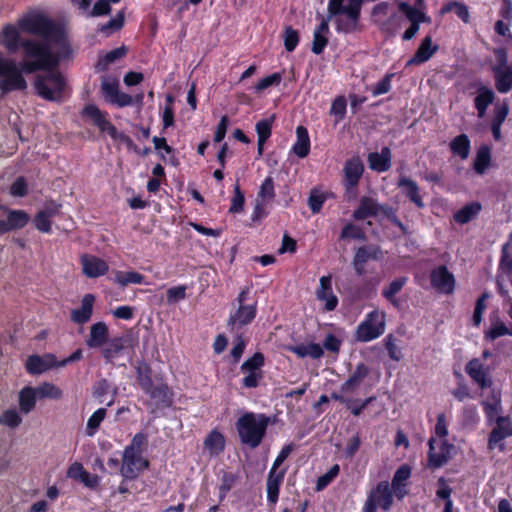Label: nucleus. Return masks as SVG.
Wrapping results in <instances>:
<instances>
[{"mask_svg":"<svg viewBox=\"0 0 512 512\" xmlns=\"http://www.w3.org/2000/svg\"><path fill=\"white\" fill-rule=\"evenodd\" d=\"M1 42L10 54H14L20 47L22 48L24 59L20 65L26 74L52 69L59 64V58L52 52L49 43L21 39L18 29L12 24H6L3 27Z\"/></svg>","mask_w":512,"mask_h":512,"instance_id":"f257e3e1","label":"nucleus"},{"mask_svg":"<svg viewBox=\"0 0 512 512\" xmlns=\"http://www.w3.org/2000/svg\"><path fill=\"white\" fill-rule=\"evenodd\" d=\"M364 0H329L328 18L334 19L338 33L351 34L359 30Z\"/></svg>","mask_w":512,"mask_h":512,"instance_id":"f03ea898","label":"nucleus"},{"mask_svg":"<svg viewBox=\"0 0 512 512\" xmlns=\"http://www.w3.org/2000/svg\"><path fill=\"white\" fill-rule=\"evenodd\" d=\"M271 423V417L264 413L245 412L237 419L235 427L241 443L254 449L262 443Z\"/></svg>","mask_w":512,"mask_h":512,"instance_id":"7ed1b4c3","label":"nucleus"},{"mask_svg":"<svg viewBox=\"0 0 512 512\" xmlns=\"http://www.w3.org/2000/svg\"><path fill=\"white\" fill-rule=\"evenodd\" d=\"M409 23L402 39L410 40L416 35V4L410 5L406 2L399 4V12L392 14L388 19L379 23L380 30L387 36L396 35L403 27Z\"/></svg>","mask_w":512,"mask_h":512,"instance_id":"20e7f679","label":"nucleus"},{"mask_svg":"<svg viewBox=\"0 0 512 512\" xmlns=\"http://www.w3.org/2000/svg\"><path fill=\"white\" fill-rule=\"evenodd\" d=\"M55 68L43 69L42 71L48 72L35 77L34 88L42 99L61 103L65 100L67 83L65 77L59 71H55Z\"/></svg>","mask_w":512,"mask_h":512,"instance_id":"39448f33","label":"nucleus"},{"mask_svg":"<svg viewBox=\"0 0 512 512\" xmlns=\"http://www.w3.org/2000/svg\"><path fill=\"white\" fill-rule=\"evenodd\" d=\"M81 116L88 119L101 132H106L113 140L123 143L128 150L140 153V148L134 143L130 136L119 132L117 128L107 119V112L101 111L95 104H87L81 111Z\"/></svg>","mask_w":512,"mask_h":512,"instance_id":"423d86ee","label":"nucleus"},{"mask_svg":"<svg viewBox=\"0 0 512 512\" xmlns=\"http://www.w3.org/2000/svg\"><path fill=\"white\" fill-rule=\"evenodd\" d=\"M18 26L23 32L41 36L45 43L59 42L64 36L61 26L42 14H33L21 18Z\"/></svg>","mask_w":512,"mask_h":512,"instance_id":"0eeeda50","label":"nucleus"},{"mask_svg":"<svg viewBox=\"0 0 512 512\" xmlns=\"http://www.w3.org/2000/svg\"><path fill=\"white\" fill-rule=\"evenodd\" d=\"M22 73H25L21 65H17L14 60L4 58L0 54V90L3 93L12 91H24L27 88V82Z\"/></svg>","mask_w":512,"mask_h":512,"instance_id":"6e6552de","label":"nucleus"},{"mask_svg":"<svg viewBox=\"0 0 512 512\" xmlns=\"http://www.w3.org/2000/svg\"><path fill=\"white\" fill-rule=\"evenodd\" d=\"M342 346V340L332 333L326 335L323 346L318 343L311 342L307 345L298 344L290 346L288 350L299 358L311 357L312 359H320L324 355V349L329 352L338 354Z\"/></svg>","mask_w":512,"mask_h":512,"instance_id":"1a4fd4ad","label":"nucleus"},{"mask_svg":"<svg viewBox=\"0 0 512 512\" xmlns=\"http://www.w3.org/2000/svg\"><path fill=\"white\" fill-rule=\"evenodd\" d=\"M385 332V314L378 310L369 312L357 326L355 338L359 342H370Z\"/></svg>","mask_w":512,"mask_h":512,"instance_id":"9d476101","label":"nucleus"},{"mask_svg":"<svg viewBox=\"0 0 512 512\" xmlns=\"http://www.w3.org/2000/svg\"><path fill=\"white\" fill-rule=\"evenodd\" d=\"M395 494L392 486L388 481H380L370 491L364 508L376 512L377 508H380L384 512H388L393 505V498Z\"/></svg>","mask_w":512,"mask_h":512,"instance_id":"9b49d317","label":"nucleus"},{"mask_svg":"<svg viewBox=\"0 0 512 512\" xmlns=\"http://www.w3.org/2000/svg\"><path fill=\"white\" fill-rule=\"evenodd\" d=\"M101 94L104 100L119 108L134 104V98L119 90V81L115 77L103 76L101 81Z\"/></svg>","mask_w":512,"mask_h":512,"instance_id":"f8f14e48","label":"nucleus"},{"mask_svg":"<svg viewBox=\"0 0 512 512\" xmlns=\"http://www.w3.org/2000/svg\"><path fill=\"white\" fill-rule=\"evenodd\" d=\"M149 467V461L142 454L123 451L120 474L125 480H135L140 473Z\"/></svg>","mask_w":512,"mask_h":512,"instance_id":"ddd939ff","label":"nucleus"},{"mask_svg":"<svg viewBox=\"0 0 512 512\" xmlns=\"http://www.w3.org/2000/svg\"><path fill=\"white\" fill-rule=\"evenodd\" d=\"M454 446L445 439H436L432 437L429 440L428 465L436 469L442 467L452 457Z\"/></svg>","mask_w":512,"mask_h":512,"instance_id":"4468645a","label":"nucleus"},{"mask_svg":"<svg viewBox=\"0 0 512 512\" xmlns=\"http://www.w3.org/2000/svg\"><path fill=\"white\" fill-rule=\"evenodd\" d=\"M383 257L382 249L377 244H367L356 249L352 265L355 273L362 276L366 273V263L368 261H379Z\"/></svg>","mask_w":512,"mask_h":512,"instance_id":"2eb2a0df","label":"nucleus"},{"mask_svg":"<svg viewBox=\"0 0 512 512\" xmlns=\"http://www.w3.org/2000/svg\"><path fill=\"white\" fill-rule=\"evenodd\" d=\"M512 436V421L509 417H497L496 425L492 429L488 439V449L505 450L504 440Z\"/></svg>","mask_w":512,"mask_h":512,"instance_id":"dca6fc26","label":"nucleus"},{"mask_svg":"<svg viewBox=\"0 0 512 512\" xmlns=\"http://www.w3.org/2000/svg\"><path fill=\"white\" fill-rule=\"evenodd\" d=\"M257 315V301L245 305H237L234 312H231L227 321V326L231 331L240 330L249 325Z\"/></svg>","mask_w":512,"mask_h":512,"instance_id":"f3484780","label":"nucleus"},{"mask_svg":"<svg viewBox=\"0 0 512 512\" xmlns=\"http://www.w3.org/2000/svg\"><path fill=\"white\" fill-rule=\"evenodd\" d=\"M343 172L346 191H355L364 172L362 160L358 156L348 159L345 162Z\"/></svg>","mask_w":512,"mask_h":512,"instance_id":"a211bd4d","label":"nucleus"},{"mask_svg":"<svg viewBox=\"0 0 512 512\" xmlns=\"http://www.w3.org/2000/svg\"><path fill=\"white\" fill-rule=\"evenodd\" d=\"M431 285L438 292L450 295L455 289V278L445 266H439L431 272Z\"/></svg>","mask_w":512,"mask_h":512,"instance_id":"6ab92c4d","label":"nucleus"},{"mask_svg":"<svg viewBox=\"0 0 512 512\" xmlns=\"http://www.w3.org/2000/svg\"><path fill=\"white\" fill-rule=\"evenodd\" d=\"M493 71L497 91L500 93L509 92L512 89V66L507 64L506 55L503 51L499 63Z\"/></svg>","mask_w":512,"mask_h":512,"instance_id":"aec40b11","label":"nucleus"},{"mask_svg":"<svg viewBox=\"0 0 512 512\" xmlns=\"http://www.w3.org/2000/svg\"><path fill=\"white\" fill-rule=\"evenodd\" d=\"M66 476L72 480L80 481L89 489H96L100 484V477L97 474H90L80 462L72 463L66 472Z\"/></svg>","mask_w":512,"mask_h":512,"instance_id":"412c9836","label":"nucleus"},{"mask_svg":"<svg viewBox=\"0 0 512 512\" xmlns=\"http://www.w3.org/2000/svg\"><path fill=\"white\" fill-rule=\"evenodd\" d=\"M316 298L325 302V311H333L338 305V298L332 290V277L322 276L319 280V287L316 289Z\"/></svg>","mask_w":512,"mask_h":512,"instance_id":"4be33fe9","label":"nucleus"},{"mask_svg":"<svg viewBox=\"0 0 512 512\" xmlns=\"http://www.w3.org/2000/svg\"><path fill=\"white\" fill-rule=\"evenodd\" d=\"M81 264L83 273L88 278H98L105 275L109 270L106 261L93 255H83L81 257Z\"/></svg>","mask_w":512,"mask_h":512,"instance_id":"5701e85b","label":"nucleus"},{"mask_svg":"<svg viewBox=\"0 0 512 512\" xmlns=\"http://www.w3.org/2000/svg\"><path fill=\"white\" fill-rule=\"evenodd\" d=\"M369 373L370 370L365 363H358L355 370L349 375L347 380L341 384L340 394L355 392Z\"/></svg>","mask_w":512,"mask_h":512,"instance_id":"b1692460","label":"nucleus"},{"mask_svg":"<svg viewBox=\"0 0 512 512\" xmlns=\"http://www.w3.org/2000/svg\"><path fill=\"white\" fill-rule=\"evenodd\" d=\"M285 473L286 469L278 472L274 471V469L269 470L266 481V490L267 502L270 506H275L279 500L280 486L283 483Z\"/></svg>","mask_w":512,"mask_h":512,"instance_id":"393cba45","label":"nucleus"},{"mask_svg":"<svg viewBox=\"0 0 512 512\" xmlns=\"http://www.w3.org/2000/svg\"><path fill=\"white\" fill-rule=\"evenodd\" d=\"M411 476V468L407 464L401 465L392 478L391 486L394 491L395 497L402 500L408 493L407 481Z\"/></svg>","mask_w":512,"mask_h":512,"instance_id":"a878e982","label":"nucleus"},{"mask_svg":"<svg viewBox=\"0 0 512 512\" xmlns=\"http://www.w3.org/2000/svg\"><path fill=\"white\" fill-rule=\"evenodd\" d=\"M151 399L165 407L171 406L173 402V392L163 381L153 382L149 389L144 391Z\"/></svg>","mask_w":512,"mask_h":512,"instance_id":"bb28decb","label":"nucleus"},{"mask_svg":"<svg viewBox=\"0 0 512 512\" xmlns=\"http://www.w3.org/2000/svg\"><path fill=\"white\" fill-rule=\"evenodd\" d=\"M380 204L376 199L369 196H362L358 207L353 211L352 217L356 221L365 220L379 215Z\"/></svg>","mask_w":512,"mask_h":512,"instance_id":"cd10ccee","label":"nucleus"},{"mask_svg":"<svg viewBox=\"0 0 512 512\" xmlns=\"http://www.w3.org/2000/svg\"><path fill=\"white\" fill-rule=\"evenodd\" d=\"M331 398L341 404H344L346 408L350 410V412L356 417L360 416L367 408V406L376 400L375 396L367 397L364 400L347 398L343 394L337 392H332Z\"/></svg>","mask_w":512,"mask_h":512,"instance_id":"c85d7f7f","label":"nucleus"},{"mask_svg":"<svg viewBox=\"0 0 512 512\" xmlns=\"http://www.w3.org/2000/svg\"><path fill=\"white\" fill-rule=\"evenodd\" d=\"M465 370L466 373L479 385V387L486 388L491 385L488 369L479 359H472L469 361Z\"/></svg>","mask_w":512,"mask_h":512,"instance_id":"c756f323","label":"nucleus"},{"mask_svg":"<svg viewBox=\"0 0 512 512\" xmlns=\"http://www.w3.org/2000/svg\"><path fill=\"white\" fill-rule=\"evenodd\" d=\"M94 302L95 296L93 294L88 293L84 295L81 307L71 311V320L79 325L87 323L91 319Z\"/></svg>","mask_w":512,"mask_h":512,"instance_id":"7c9ffc66","label":"nucleus"},{"mask_svg":"<svg viewBox=\"0 0 512 512\" xmlns=\"http://www.w3.org/2000/svg\"><path fill=\"white\" fill-rule=\"evenodd\" d=\"M109 329L105 322H96L90 327L86 345L89 348H100L108 342Z\"/></svg>","mask_w":512,"mask_h":512,"instance_id":"2f4dec72","label":"nucleus"},{"mask_svg":"<svg viewBox=\"0 0 512 512\" xmlns=\"http://www.w3.org/2000/svg\"><path fill=\"white\" fill-rule=\"evenodd\" d=\"M311 142L308 129L299 125L296 127V141L292 146V152L299 158L303 159L310 153Z\"/></svg>","mask_w":512,"mask_h":512,"instance_id":"473e14b6","label":"nucleus"},{"mask_svg":"<svg viewBox=\"0 0 512 512\" xmlns=\"http://www.w3.org/2000/svg\"><path fill=\"white\" fill-rule=\"evenodd\" d=\"M369 168L376 172H386L391 167V151L383 147L381 152H371L368 155Z\"/></svg>","mask_w":512,"mask_h":512,"instance_id":"72a5a7b5","label":"nucleus"},{"mask_svg":"<svg viewBox=\"0 0 512 512\" xmlns=\"http://www.w3.org/2000/svg\"><path fill=\"white\" fill-rule=\"evenodd\" d=\"M29 220L30 217L24 210L8 209L3 234L25 227Z\"/></svg>","mask_w":512,"mask_h":512,"instance_id":"f704fd0d","label":"nucleus"},{"mask_svg":"<svg viewBox=\"0 0 512 512\" xmlns=\"http://www.w3.org/2000/svg\"><path fill=\"white\" fill-rule=\"evenodd\" d=\"M494 98L495 94L492 89L485 86H481L477 89L474 105L479 118H483L486 115L487 108L493 103Z\"/></svg>","mask_w":512,"mask_h":512,"instance_id":"c9c22d12","label":"nucleus"},{"mask_svg":"<svg viewBox=\"0 0 512 512\" xmlns=\"http://www.w3.org/2000/svg\"><path fill=\"white\" fill-rule=\"evenodd\" d=\"M128 342L129 338L125 336L108 339L106 346L102 349V356L106 361L113 360L122 353Z\"/></svg>","mask_w":512,"mask_h":512,"instance_id":"e433bc0d","label":"nucleus"},{"mask_svg":"<svg viewBox=\"0 0 512 512\" xmlns=\"http://www.w3.org/2000/svg\"><path fill=\"white\" fill-rule=\"evenodd\" d=\"M482 206L479 202H471L456 211L453 219L458 224H466L476 218L480 213Z\"/></svg>","mask_w":512,"mask_h":512,"instance_id":"4c0bfd02","label":"nucleus"},{"mask_svg":"<svg viewBox=\"0 0 512 512\" xmlns=\"http://www.w3.org/2000/svg\"><path fill=\"white\" fill-rule=\"evenodd\" d=\"M38 394L34 387L25 386L19 392V407L21 412L27 414L31 412L35 406L37 401Z\"/></svg>","mask_w":512,"mask_h":512,"instance_id":"58836bf2","label":"nucleus"},{"mask_svg":"<svg viewBox=\"0 0 512 512\" xmlns=\"http://www.w3.org/2000/svg\"><path fill=\"white\" fill-rule=\"evenodd\" d=\"M470 140L466 134H460L453 138L450 142V150L454 156H458L461 160L468 158L470 153Z\"/></svg>","mask_w":512,"mask_h":512,"instance_id":"ea45409f","label":"nucleus"},{"mask_svg":"<svg viewBox=\"0 0 512 512\" xmlns=\"http://www.w3.org/2000/svg\"><path fill=\"white\" fill-rule=\"evenodd\" d=\"M204 446L212 455H219L225 449V438L218 430H212L205 438Z\"/></svg>","mask_w":512,"mask_h":512,"instance_id":"a19ab883","label":"nucleus"},{"mask_svg":"<svg viewBox=\"0 0 512 512\" xmlns=\"http://www.w3.org/2000/svg\"><path fill=\"white\" fill-rule=\"evenodd\" d=\"M407 283L406 277H399L390 282V284L382 290V296L395 307H399V300L396 295L402 290Z\"/></svg>","mask_w":512,"mask_h":512,"instance_id":"79ce46f5","label":"nucleus"},{"mask_svg":"<svg viewBox=\"0 0 512 512\" xmlns=\"http://www.w3.org/2000/svg\"><path fill=\"white\" fill-rule=\"evenodd\" d=\"M505 335L512 336V326L507 327L498 317L492 318L490 328L485 332V339L493 341Z\"/></svg>","mask_w":512,"mask_h":512,"instance_id":"37998d69","label":"nucleus"},{"mask_svg":"<svg viewBox=\"0 0 512 512\" xmlns=\"http://www.w3.org/2000/svg\"><path fill=\"white\" fill-rule=\"evenodd\" d=\"M127 54V48L125 45L115 48L107 52L104 57L100 58L97 62L96 68L98 71L107 70L108 66L114 63L116 60L123 58Z\"/></svg>","mask_w":512,"mask_h":512,"instance_id":"c03bdc74","label":"nucleus"},{"mask_svg":"<svg viewBox=\"0 0 512 512\" xmlns=\"http://www.w3.org/2000/svg\"><path fill=\"white\" fill-rule=\"evenodd\" d=\"M125 14L124 11H119L116 16L110 19L107 23L102 24L98 27V32L106 37H109L114 32L119 31L124 26Z\"/></svg>","mask_w":512,"mask_h":512,"instance_id":"a18cd8bd","label":"nucleus"},{"mask_svg":"<svg viewBox=\"0 0 512 512\" xmlns=\"http://www.w3.org/2000/svg\"><path fill=\"white\" fill-rule=\"evenodd\" d=\"M115 282L122 287L129 284H144L145 276L136 271H118L115 275Z\"/></svg>","mask_w":512,"mask_h":512,"instance_id":"49530a36","label":"nucleus"},{"mask_svg":"<svg viewBox=\"0 0 512 512\" xmlns=\"http://www.w3.org/2000/svg\"><path fill=\"white\" fill-rule=\"evenodd\" d=\"M264 364L265 357L263 353L256 352L242 363L240 370L241 372L263 373L262 367Z\"/></svg>","mask_w":512,"mask_h":512,"instance_id":"de8ad7c7","label":"nucleus"},{"mask_svg":"<svg viewBox=\"0 0 512 512\" xmlns=\"http://www.w3.org/2000/svg\"><path fill=\"white\" fill-rule=\"evenodd\" d=\"M454 12L464 23L470 20V13L468 7L464 3L451 1L444 5L441 9V14Z\"/></svg>","mask_w":512,"mask_h":512,"instance_id":"09e8293b","label":"nucleus"},{"mask_svg":"<svg viewBox=\"0 0 512 512\" xmlns=\"http://www.w3.org/2000/svg\"><path fill=\"white\" fill-rule=\"evenodd\" d=\"M107 415L106 408L97 409L88 419L86 425V434L88 436H94L98 431L102 421L105 419Z\"/></svg>","mask_w":512,"mask_h":512,"instance_id":"8fccbe9b","label":"nucleus"},{"mask_svg":"<svg viewBox=\"0 0 512 512\" xmlns=\"http://www.w3.org/2000/svg\"><path fill=\"white\" fill-rule=\"evenodd\" d=\"M35 389L40 399L49 398L58 400L63 395L62 390L50 382H44L41 385L35 387Z\"/></svg>","mask_w":512,"mask_h":512,"instance_id":"3c124183","label":"nucleus"},{"mask_svg":"<svg viewBox=\"0 0 512 512\" xmlns=\"http://www.w3.org/2000/svg\"><path fill=\"white\" fill-rule=\"evenodd\" d=\"M347 111V101L343 95L337 96L331 104L330 107V115L335 117V124L341 122L345 116Z\"/></svg>","mask_w":512,"mask_h":512,"instance_id":"603ef678","label":"nucleus"},{"mask_svg":"<svg viewBox=\"0 0 512 512\" xmlns=\"http://www.w3.org/2000/svg\"><path fill=\"white\" fill-rule=\"evenodd\" d=\"M438 50V45L432 43L431 37H425L418 46V63L428 61Z\"/></svg>","mask_w":512,"mask_h":512,"instance_id":"864d4df0","label":"nucleus"},{"mask_svg":"<svg viewBox=\"0 0 512 512\" xmlns=\"http://www.w3.org/2000/svg\"><path fill=\"white\" fill-rule=\"evenodd\" d=\"M274 119L275 116L273 115L270 118L262 119L256 123L255 130L258 140L267 141L271 137Z\"/></svg>","mask_w":512,"mask_h":512,"instance_id":"5fc2aeb1","label":"nucleus"},{"mask_svg":"<svg viewBox=\"0 0 512 512\" xmlns=\"http://www.w3.org/2000/svg\"><path fill=\"white\" fill-rule=\"evenodd\" d=\"M245 204V196L241 187L238 183L234 185L233 196L231 198V205L229 208V213L238 214L244 210Z\"/></svg>","mask_w":512,"mask_h":512,"instance_id":"6e6d98bb","label":"nucleus"},{"mask_svg":"<svg viewBox=\"0 0 512 512\" xmlns=\"http://www.w3.org/2000/svg\"><path fill=\"white\" fill-rule=\"evenodd\" d=\"M340 239H355L364 241L366 240V234L361 227L353 223H348L342 228Z\"/></svg>","mask_w":512,"mask_h":512,"instance_id":"4d7b16f0","label":"nucleus"},{"mask_svg":"<svg viewBox=\"0 0 512 512\" xmlns=\"http://www.w3.org/2000/svg\"><path fill=\"white\" fill-rule=\"evenodd\" d=\"M148 445V437L143 432H138L134 435L129 445L124 450L133 453L143 454Z\"/></svg>","mask_w":512,"mask_h":512,"instance_id":"13d9d810","label":"nucleus"},{"mask_svg":"<svg viewBox=\"0 0 512 512\" xmlns=\"http://www.w3.org/2000/svg\"><path fill=\"white\" fill-rule=\"evenodd\" d=\"M490 151L487 147H481L474 161V170L478 174H483L490 164Z\"/></svg>","mask_w":512,"mask_h":512,"instance_id":"bf43d9fd","label":"nucleus"},{"mask_svg":"<svg viewBox=\"0 0 512 512\" xmlns=\"http://www.w3.org/2000/svg\"><path fill=\"white\" fill-rule=\"evenodd\" d=\"M326 200L327 196L323 192L317 189H312L308 197V206L312 213H319Z\"/></svg>","mask_w":512,"mask_h":512,"instance_id":"052dcab7","label":"nucleus"},{"mask_svg":"<svg viewBox=\"0 0 512 512\" xmlns=\"http://www.w3.org/2000/svg\"><path fill=\"white\" fill-rule=\"evenodd\" d=\"M44 359L39 355H31L25 363L26 371L31 375H39L46 372Z\"/></svg>","mask_w":512,"mask_h":512,"instance_id":"680f3d73","label":"nucleus"},{"mask_svg":"<svg viewBox=\"0 0 512 512\" xmlns=\"http://www.w3.org/2000/svg\"><path fill=\"white\" fill-rule=\"evenodd\" d=\"M137 382L140 388L145 391L150 388L152 383L154 382L152 379V369L148 366H139L137 368Z\"/></svg>","mask_w":512,"mask_h":512,"instance_id":"e2e57ef3","label":"nucleus"},{"mask_svg":"<svg viewBox=\"0 0 512 512\" xmlns=\"http://www.w3.org/2000/svg\"><path fill=\"white\" fill-rule=\"evenodd\" d=\"M22 422V418L15 409H7L0 415V424L9 428H16Z\"/></svg>","mask_w":512,"mask_h":512,"instance_id":"0e129e2a","label":"nucleus"},{"mask_svg":"<svg viewBox=\"0 0 512 512\" xmlns=\"http://www.w3.org/2000/svg\"><path fill=\"white\" fill-rule=\"evenodd\" d=\"M299 43V33L291 26L285 28L284 31V47L286 51L293 52Z\"/></svg>","mask_w":512,"mask_h":512,"instance_id":"69168bd1","label":"nucleus"},{"mask_svg":"<svg viewBox=\"0 0 512 512\" xmlns=\"http://www.w3.org/2000/svg\"><path fill=\"white\" fill-rule=\"evenodd\" d=\"M282 81V74L279 72H275L269 76H266L262 78L256 85H255V91L261 92L265 89L271 87V86H278Z\"/></svg>","mask_w":512,"mask_h":512,"instance_id":"338daca9","label":"nucleus"},{"mask_svg":"<svg viewBox=\"0 0 512 512\" xmlns=\"http://www.w3.org/2000/svg\"><path fill=\"white\" fill-rule=\"evenodd\" d=\"M503 273L509 274L512 271V245L507 243L502 248V256L499 265Z\"/></svg>","mask_w":512,"mask_h":512,"instance_id":"774afa93","label":"nucleus"}]
</instances>
